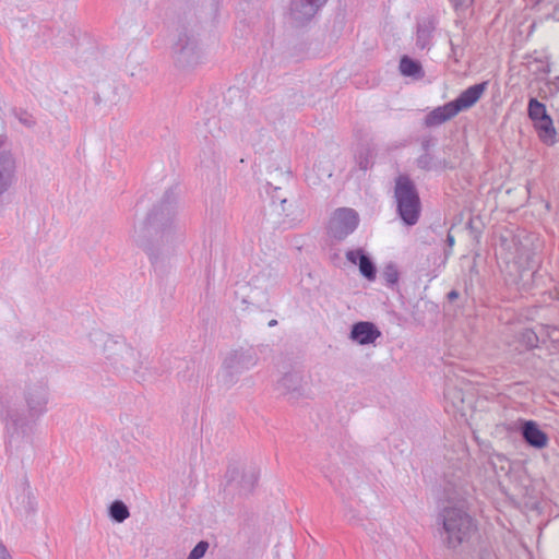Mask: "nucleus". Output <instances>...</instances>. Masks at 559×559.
Segmentation results:
<instances>
[{
    "label": "nucleus",
    "mask_w": 559,
    "mask_h": 559,
    "mask_svg": "<svg viewBox=\"0 0 559 559\" xmlns=\"http://www.w3.org/2000/svg\"><path fill=\"white\" fill-rule=\"evenodd\" d=\"M538 249V239L533 235L507 231L499 237L497 255L510 269L512 281L524 290L535 286L540 264Z\"/></svg>",
    "instance_id": "nucleus-1"
},
{
    "label": "nucleus",
    "mask_w": 559,
    "mask_h": 559,
    "mask_svg": "<svg viewBox=\"0 0 559 559\" xmlns=\"http://www.w3.org/2000/svg\"><path fill=\"white\" fill-rule=\"evenodd\" d=\"M177 214V194L168 189L153 204L142 218L134 222L130 237L132 241L148 254L154 248L167 241L173 234Z\"/></svg>",
    "instance_id": "nucleus-2"
},
{
    "label": "nucleus",
    "mask_w": 559,
    "mask_h": 559,
    "mask_svg": "<svg viewBox=\"0 0 559 559\" xmlns=\"http://www.w3.org/2000/svg\"><path fill=\"white\" fill-rule=\"evenodd\" d=\"M437 524L441 526L440 537L443 545L453 550L468 543L477 532L476 521L457 504L443 507L437 515Z\"/></svg>",
    "instance_id": "nucleus-3"
},
{
    "label": "nucleus",
    "mask_w": 559,
    "mask_h": 559,
    "mask_svg": "<svg viewBox=\"0 0 559 559\" xmlns=\"http://www.w3.org/2000/svg\"><path fill=\"white\" fill-rule=\"evenodd\" d=\"M103 354L107 364L117 374L143 376L144 359L142 354L123 340L106 336Z\"/></svg>",
    "instance_id": "nucleus-4"
},
{
    "label": "nucleus",
    "mask_w": 559,
    "mask_h": 559,
    "mask_svg": "<svg viewBox=\"0 0 559 559\" xmlns=\"http://www.w3.org/2000/svg\"><path fill=\"white\" fill-rule=\"evenodd\" d=\"M394 198L397 213L403 223L407 226L417 224L421 203L417 188L409 177H396Z\"/></svg>",
    "instance_id": "nucleus-5"
},
{
    "label": "nucleus",
    "mask_w": 559,
    "mask_h": 559,
    "mask_svg": "<svg viewBox=\"0 0 559 559\" xmlns=\"http://www.w3.org/2000/svg\"><path fill=\"white\" fill-rule=\"evenodd\" d=\"M259 361L255 349L251 346L239 347L230 350L222 366V382L226 388H231L239 380V377L253 368Z\"/></svg>",
    "instance_id": "nucleus-6"
},
{
    "label": "nucleus",
    "mask_w": 559,
    "mask_h": 559,
    "mask_svg": "<svg viewBox=\"0 0 559 559\" xmlns=\"http://www.w3.org/2000/svg\"><path fill=\"white\" fill-rule=\"evenodd\" d=\"M0 419L4 424L9 447H13L15 438L25 435L28 420L25 413L12 403L7 388L0 391Z\"/></svg>",
    "instance_id": "nucleus-7"
},
{
    "label": "nucleus",
    "mask_w": 559,
    "mask_h": 559,
    "mask_svg": "<svg viewBox=\"0 0 559 559\" xmlns=\"http://www.w3.org/2000/svg\"><path fill=\"white\" fill-rule=\"evenodd\" d=\"M171 59L176 68L182 71H189L199 66L202 53L197 38L187 31L179 33L171 45Z\"/></svg>",
    "instance_id": "nucleus-8"
},
{
    "label": "nucleus",
    "mask_w": 559,
    "mask_h": 559,
    "mask_svg": "<svg viewBox=\"0 0 559 559\" xmlns=\"http://www.w3.org/2000/svg\"><path fill=\"white\" fill-rule=\"evenodd\" d=\"M24 402L31 418H38L47 412L49 386L46 378H29L23 391Z\"/></svg>",
    "instance_id": "nucleus-9"
},
{
    "label": "nucleus",
    "mask_w": 559,
    "mask_h": 559,
    "mask_svg": "<svg viewBox=\"0 0 559 559\" xmlns=\"http://www.w3.org/2000/svg\"><path fill=\"white\" fill-rule=\"evenodd\" d=\"M359 222V214L354 209L338 207L329 218L326 233L331 238L342 241L357 229Z\"/></svg>",
    "instance_id": "nucleus-10"
},
{
    "label": "nucleus",
    "mask_w": 559,
    "mask_h": 559,
    "mask_svg": "<svg viewBox=\"0 0 559 559\" xmlns=\"http://www.w3.org/2000/svg\"><path fill=\"white\" fill-rule=\"evenodd\" d=\"M322 8L323 5L316 0H290L288 16L294 26L302 27L310 23Z\"/></svg>",
    "instance_id": "nucleus-11"
},
{
    "label": "nucleus",
    "mask_w": 559,
    "mask_h": 559,
    "mask_svg": "<svg viewBox=\"0 0 559 559\" xmlns=\"http://www.w3.org/2000/svg\"><path fill=\"white\" fill-rule=\"evenodd\" d=\"M259 471L255 467L248 468H238L231 467L228 468L226 473L228 485L234 487L240 495H248L252 492L258 480H259Z\"/></svg>",
    "instance_id": "nucleus-12"
},
{
    "label": "nucleus",
    "mask_w": 559,
    "mask_h": 559,
    "mask_svg": "<svg viewBox=\"0 0 559 559\" xmlns=\"http://www.w3.org/2000/svg\"><path fill=\"white\" fill-rule=\"evenodd\" d=\"M487 81L474 84L463 91L454 100H451L456 112L459 114L462 110L473 107L480 99L481 95L487 90Z\"/></svg>",
    "instance_id": "nucleus-13"
},
{
    "label": "nucleus",
    "mask_w": 559,
    "mask_h": 559,
    "mask_svg": "<svg viewBox=\"0 0 559 559\" xmlns=\"http://www.w3.org/2000/svg\"><path fill=\"white\" fill-rule=\"evenodd\" d=\"M380 336L381 332L379 329L372 322L368 321H360L353 324L349 335L354 342L360 345L372 344Z\"/></svg>",
    "instance_id": "nucleus-14"
},
{
    "label": "nucleus",
    "mask_w": 559,
    "mask_h": 559,
    "mask_svg": "<svg viewBox=\"0 0 559 559\" xmlns=\"http://www.w3.org/2000/svg\"><path fill=\"white\" fill-rule=\"evenodd\" d=\"M346 259L354 264H358L360 274L368 281H374L377 276V267L370 257L362 250H348Z\"/></svg>",
    "instance_id": "nucleus-15"
},
{
    "label": "nucleus",
    "mask_w": 559,
    "mask_h": 559,
    "mask_svg": "<svg viewBox=\"0 0 559 559\" xmlns=\"http://www.w3.org/2000/svg\"><path fill=\"white\" fill-rule=\"evenodd\" d=\"M521 435L525 442L535 449H543L548 443L547 435L534 420H524L522 423Z\"/></svg>",
    "instance_id": "nucleus-16"
},
{
    "label": "nucleus",
    "mask_w": 559,
    "mask_h": 559,
    "mask_svg": "<svg viewBox=\"0 0 559 559\" xmlns=\"http://www.w3.org/2000/svg\"><path fill=\"white\" fill-rule=\"evenodd\" d=\"M302 378L298 373H285L277 383V389L290 401H297L304 395Z\"/></svg>",
    "instance_id": "nucleus-17"
},
{
    "label": "nucleus",
    "mask_w": 559,
    "mask_h": 559,
    "mask_svg": "<svg viewBox=\"0 0 559 559\" xmlns=\"http://www.w3.org/2000/svg\"><path fill=\"white\" fill-rule=\"evenodd\" d=\"M437 28V20L433 16H427L417 22L416 46L424 50L432 45L433 33Z\"/></svg>",
    "instance_id": "nucleus-18"
},
{
    "label": "nucleus",
    "mask_w": 559,
    "mask_h": 559,
    "mask_svg": "<svg viewBox=\"0 0 559 559\" xmlns=\"http://www.w3.org/2000/svg\"><path fill=\"white\" fill-rule=\"evenodd\" d=\"M457 115L456 110L454 109V105L451 104V102L438 106L431 111H429L424 119V126L427 128H432L440 126L452 118H454Z\"/></svg>",
    "instance_id": "nucleus-19"
},
{
    "label": "nucleus",
    "mask_w": 559,
    "mask_h": 559,
    "mask_svg": "<svg viewBox=\"0 0 559 559\" xmlns=\"http://www.w3.org/2000/svg\"><path fill=\"white\" fill-rule=\"evenodd\" d=\"M540 141L546 145H554L557 142V131L550 116L534 123Z\"/></svg>",
    "instance_id": "nucleus-20"
},
{
    "label": "nucleus",
    "mask_w": 559,
    "mask_h": 559,
    "mask_svg": "<svg viewBox=\"0 0 559 559\" xmlns=\"http://www.w3.org/2000/svg\"><path fill=\"white\" fill-rule=\"evenodd\" d=\"M399 69L401 74L407 78L418 80L425 76V71L423 69L421 63L418 60H415L406 55L401 57Z\"/></svg>",
    "instance_id": "nucleus-21"
},
{
    "label": "nucleus",
    "mask_w": 559,
    "mask_h": 559,
    "mask_svg": "<svg viewBox=\"0 0 559 559\" xmlns=\"http://www.w3.org/2000/svg\"><path fill=\"white\" fill-rule=\"evenodd\" d=\"M527 116L533 121V123H535L536 121L543 120L549 115L545 104L535 97H531L527 105Z\"/></svg>",
    "instance_id": "nucleus-22"
},
{
    "label": "nucleus",
    "mask_w": 559,
    "mask_h": 559,
    "mask_svg": "<svg viewBox=\"0 0 559 559\" xmlns=\"http://www.w3.org/2000/svg\"><path fill=\"white\" fill-rule=\"evenodd\" d=\"M109 516L118 522L122 523L124 520H127L130 516L129 509L127 504L121 500H115L109 506Z\"/></svg>",
    "instance_id": "nucleus-23"
},
{
    "label": "nucleus",
    "mask_w": 559,
    "mask_h": 559,
    "mask_svg": "<svg viewBox=\"0 0 559 559\" xmlns=\"http://www.w3.org/2000/svg\"><path fill=\"white\" fill-rule=\"evenodd\" d=\"M447 402H450L454 412H463L464 397L461 390L456 388H449L444 392Z\"/></svg>",
    "instance_id": "nucleus-24"
},
{
    "label": "nucleus",
    "mask_w": 559,
    "mask_h": 559,
    "mask_svg": "<svg viewBox=\"0 0 559 559\" xmlns=\"http://www.w3.org/2000/svg\"><path fill=\"white\" fill-rule=\"evenodd\" d=\"M382 277L386 286L393 287L397 284L400 277L397 266L392 262L388 263L383 269Z\"/></svg>",
    "instance_id": "nucleus-25"
},
{
    "label": "nucleus",
    "mask_w": 559,
    "mask_h": 559,
    "mask_svg": "<svg viewBox=\"0 0 559 559\" xmlns=\"http://www.w3.org/2000/svg\"><path fill=\"white\" fill-rule=\"evenodd\" d=\"M15 169V160L11 153H0V175H12Z\"/></svg>",
    "instance_id": "nucleus-26"
},
{
    "label": "nucleus",
    "mask_w": 559,
    "mask_h": 559,
    "mask_svg": "<svg viewBox=\"0 0 559 559\" xmlns=\"http://www.w3.org/2000/svg\"><path fill=\"white\" fill-rule=\"evenodd\" d=\"M14 117L25 127L33 128L36 124V119L32 114L24 109H13Z\"/></svg>",
    "instance_id": "nucleus-27"
},
{
    "label": "nucleus",
    "mask_w": 559,
    "mask_h": 559,
    "mask_svg": "<svg viewBox=\"0 0 559 559\" xmlns=\"http://www.w3.org/2000/svg\"><path fill=\"white\" fill-rule=\"evenodd\" d=\"M522 342L530 348L538 346L539 337L534 330L525 329L521 334Z\"/></svg>",
    "instance_id": "nucleus-28"
},
{
    "label": "nucleus",
    "mask_w": 559,
    "mask_h": 559,
    "mask_svg": "<svg viewBox=\"0 0 559 559\" xmlns=\"http://www.w3.org/2000/svg\"><path fill=\"white\" fill-rule=\"evenodd\" d=\"M209 548V543L205 540H200L193 549L190 551L188 559H201Z\"/></svg>",
    "instance_id": "nucleus-29"
},
{
    "label": "nucleus",
    "mask_w": 559,
    "mask_h": 559,
    "mask_svg": "<svg viewBox=\"0 0 559 559\" xmlns=\"http://www.w3.org/2000/svg\"><path fill=\"white\" fill-rule=\"evenodd\" d=\"M357 159H358L359 169L362 171H366L369 168H371V166L373 164L370 159L369 151L360 152Z\"/></svg>",
    "instance_id": "nucleus-30"
},
{
    "label": "nucleus",
    "mask_w": 559,
    "mask_h": 559,
    "mask_svg": "<svg viewBox=\"0 0 559 559\" xmlns=\"http://www.w3.org/2000/svg\"><path fill=\"white\" fill-rule=\"evenodd\" d=\"M451 46V58L454 59L455 62L460 61V58L463 56V48H460L457 45L453 43V40H450Z\"/></svg>",
    "instance_id": "nucleus-31"
},
{
    "label": "nucleus",
    "mask_w": 559,
    "mask_h": 559,
    "mask_svg": "<svg viewBox=\"0 0 559 559\" xmlns=\"http://www.w3.org/2000/svg\"><path fill=\"white\" fill-rule=\"evenodd\" d=\"M13 177H0V197L12 187Z\"/></svg>",
    "instance_id": "nucleus-32"
},
{
    "label": "nucleus",
    "mask_w": 559,
    "mask_h": 559,
    "mask_svg": "<svg viewBox=\"0 0 559 559\" xmlns=\"http://www.w3.org/2000/svg\"><path fill=\"white\" fill-rule=\"evenodd\" d=\"M445 241H447L449 249L444 251V255H445V259H448L452 252V247L454 246V242H455L454 236L451 233H448Z\"/></svg>",
    "instance_id": "nucleus-33"
},
{
    "label": "nucleus",
    "mask_w": 559,
    "mask_h": 559,
    "mask_svg": "<svg viewBox=\"0 0 559 559\" xmlns=\"http://www.w3.org/2000/svg\"><path fill=\"white\" fill-rule=\"evenodd\" d=\"M547 336L551 341H559V330L555 326H547Z\"/></svg>",
    "instance_id": "nucleus-34"
},
{
    "label": "nucleus",
    "mask_w": 559,
    "mask_h": 559,
    "mask_svg": "<svg viewBox=\"0 0 559 559\" xmlns=\"http://www.w3.org/2000/svg\"><path fill=\"white\" fill-rule=\"evenodd\" d=\"M0 559H12L7 547L0 542Z\"/></svg>",
    "instance_id": "nucleus-35"
},
{
    "label": "nucleus",
    "mask_w": 559,
    "mask_h": 559,
    "mask_svg": "<svg viewBox=\"0 0 559 559\" xmlns=\"http://www.w3.org/2000/svg\"><path fill=\"white\" fill-rule=\"evenodd\" d=\"M459 296H460L459 292H457V290H455V289H453V290H451V292H449V293H448V296H447V297H448V300H449V301H453V300L457 299V298H459Z\"/></svg>",
    "instance_id": "nucleus-36"
},
{
    "label": "nucleus",
    "mask_w": 559,
    "mask_h": 559,
    "mask_svg": "<svg viewBox=\"0 0 559 559\" xmlns=\"http://www.w3.org/2000/svg\"><path fill=\"white\" fill-rule=\"evenodd\" d=\"M455 8L463 5L466 0H450Z\"/></svg>",
    "instance_id": "nucleus-37"
},
{
    "label": "nucleus",
    "mask_w": 559,
    "mask_h": 559,
    "mask_svg": "<svg viewBox=\"0 0 559 559\" xmlns=\"http://www.w3.org/2000/svg\"><path fill=\"white\" fill-rule=\"evenodd\" d=\"M93 99L96 105H99L102 103V98H100L99 94H95Z\"/></svg>",
    "instance_id": "nucleus-38"
},
{
    "label": "nucleus",
    "mask_w": 559,
    "mask_h": 559,
    "mask_svg": "<svg viewBox=\"0 0 559 559\" xmlns=\"http://www.w3.org/2000/svg\"><path fill=\"white\" fill-rule=\"evenodd\" d=\"M544 73H549L551 70H550V66L547 64L543 70H542Z\"/></svg>",
    "instance_id": "nucleus-39"
},
{
    "label": "nucleus",
    "mask_w": 559,
    "mask_h": 559,
    "mask_svg": "<svg viewBox=\"0 0 559 559\" xmlns=\"http://www.w3.org/2000/svg\"><path fill=\"white\" fill-rule=\"evenodd\" d=\"M423 147L427 150L429 147V140L423 142Z\"/></svg>",
    "instance_id": "nucleus-40"
},
{
    "label": "nucleus",
    "mask_w": 559,
    "mask_h": 559,
    "mask_svg": "<svg viewBox=\"0 0 559 559\" xmlns=\"http://www.w3.org/2000/svg\"><path fill=\"white\" fill-rule=\"evenodd\" d=\"M276 324H277V321L275 319H273L269 322V326H275Z\"/></svg>",
    "instance_id": "nucleus-41"
},
{
    "label": "nucleus",
    "mask_w": 559,
    "mask_h": 559,
    "mask_svg": "<svg viewBox=\"0 0 559 559\" xmlns=\"http://www.w3.org/2000/svg\"><path fill=\"white\" fill-rule=\"evenodd\" d=\"M474 221L469 222V226L473 228Z\"/></svg>",
    "instance_id": "nucleus-42"
}]
</instances>
